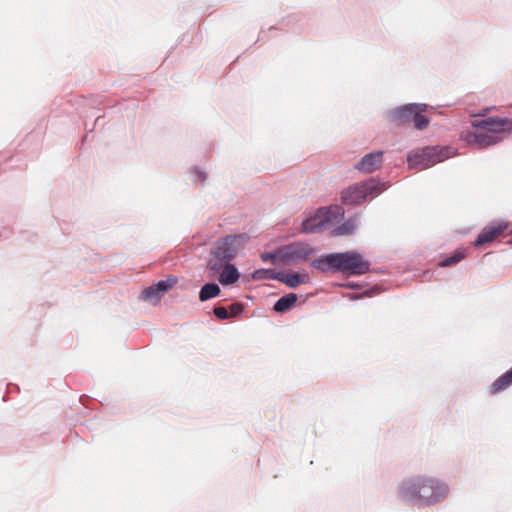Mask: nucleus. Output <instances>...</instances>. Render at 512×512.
I'll list each match as a JSON object with an SVG mask.
<instances>
[{"mask_svg": "<svg viewBox=\"0 0 512 512\" xmlns=\"http://www.w3.org/2000/svg\"><path fill=\"white\" fill-rule=\"evenodd\" d=\"M449 487L444 482L430 477H412L399 486V497L419 506H430L442 501L448 494Z\"/></svg>", "mask_w": 512, "mask_h": 512, "instance_id": "1", "label": "nucleus"}, {"mask_svg": "<svg viewBox=\"0 0 512 512\" xmlns=\"http://www.w3.org/2000/svg\"><path fill=\"white\" fill-rule=\"evenodd\" d=\"M471 125L478 131L462 132V139L469 145L477 148H486L495 145L503 139L505 133H512V119L488 117L482 120H473Z\"/></svg>", "mask_w": 512, "mask_h": 512, "instance_id": "2", "label": "nucleus"}, {"mask_svg": "<svg viewBox=\"0 0 512 512\" xmlns=\"http://www.w3.org/2000/svg\"><path fill=\"white\" fill-rule=\"evenodd\" d=\"M311 266L322 272L333 269L353 275H363L370 269V263L356 251L332 253L313 260Z\"/></svg>", "mask_w": 512, "mask_h": 512, "instance_id": "3", "label": "nucleus"}, {"mask_svg": "<svg viewBox=\"0 0 512 512\" xmlns=\"http://www.w3.org/2000/svg\"><path fill=\"white\" fill-rule=\"evenodd\" d=\"M450 157L448 147H425L409 153L407 157L410 168L426 169Z\"/></svg>", "mask_w": 512, "mask_h": 512, "instance_id": "4", "label": "nucleus"}, {"mask_svg": "<svg viewBox=\"0 0 512 512\" xmlns=\"http://www.w3.org/2000/svg\"><path fill=\"white\" fill-rule=\"evenodd\" d=\"M426 109V104H409L393 111L391 120L396 125L413 124L416 129L423 130L430 122L429 119L422 114Z\"/></svg>", "mask_w": 512, "mask_h": 512, "instance_id": "5", "label": "nucleus"}, {"mask_svg": "<svg viewBox=\"0 0 512 512\" xmlns=\"http://www.w3.org/2000/svg\"><path fill=\"white\" fill-rule=\"evenodd\" d=\"M384 185L374 179L357 183L348 187L342 193L345 204L354 205L363 202L368 196H375L384 190Z\"/></svg>", "mask_w": 512, "mask_h": 512, "instance_id": "6", "label": "nucleus"}, {"mask_svg": "<svg viewBox=\"0 0 512 512\" xmlns=\"http://www.w3.org/2000/svg\"><path fill=\"white\" fill-rule=\"evenodd\" d=\"M244 241L243 235H228L214 243L211 255L220 260L230 261L238 254Z\"/></svg>", "mask_w": 512, "mask_h": 512, "instance_id": "7", "label": "nucleus"}, {"mask_svg": "<svg viewBox=\"0 0 512 512\" xmlns=\"http://www.w3.org/2000/svg\"><path fill=\"white\" fill-rule=\"evenodd\" d=\"M314 254V249L307 243L294 242L279 248L280 262L296 264L306 261Z\"/></svg>", "mask_w": 512, "mask_h": 512, "instance_id": "8", "label": "nucleus"}, {"mask_svg": "<svg viewBox=\"0 0 512 512\" xmlns=\"http://www.w3.org/2000/svg\"><path fill=\"white\" fill-rule=\"evenodd\" d=\"M508 228V223L505 221L492 222L485 226L479 233L477 239L473 242V246L480 247L484 244L494 241Z\"/></svg>", "mask_w": 512, "mask_h": 512, "instance_id": "9", "label": "nucleus"}, {"mask_svg": "<svg viewBox=\"0 0 512 512\" xmlns=\"http://www.w3.org/2000/svg\"><path fill=\"white\" fill-rule=\"evenodd\" d=\"M331 210H319L318 214L310 219H306L302 223V231L306 233H314L322 231L326 223L331 220L330 214Z\"/></svg>", "mask_w": 512, "mask_h": 512, "instance_id": "10", "label": "nucleus"}, {"mask_svg": "<svg viewBox=\"0 0 512 512\" xmlns=\"http://www.w3.org/2000/svg\"><path fill=\"white\" fill-rule=\"evenodd\" d=\"M271 273L273 279L278 280L290 288H296L301 284L308 283L309 275L307 273H276L275 271H265Z\"/></svg>", "mask_w": 512, "mask_h": 512, "instance_id": "11", "label": "nucleus"}, {"mask_svg": "<svg viewBox=\"0 0 512 512\" xmlns=\"http://www.w3.org/2000/svg\"><path fill=\"white\" fill-rule=\"evenodd\" d=\"M382 152H372L365 155L360 162L355 165V168L359 171L371 173L377 170L382 164Z\"/></svg>", "mask_w": 512, "mask_h": 512, "instance_id": "12", "label": "nucleus"}, {"mask_svg": "<svg viewBox=\"0 0 512 512\" xmlns=\"http://www.w3.org/2000/svg\"><path fill=\"white\" fill-rule=\"evenodd\" d=\"M239 277L240 273L237 268L230 263H225L219 273L218 280L222 285H231L237 282Z\"/></svg>", "mask_w": 512, "mask_h": 512, "instance_id": "13", "label": "nucleus"}, {"mask_svg": "<svg viewBox=\"0 0 512 512\" xmlns=\"http://www.w3.org/2000/svg\"><path fill=\"white\" fill-rule=\"evenodd\" d=\"M512 385V368L497 378L490 386V394L495 395Z\"/></svg>", "mask_w": 512, "mask_h": 512, "instance_id": "14", "label": "nucleus"}, {"mask_svg": "<svg viewBox=\"0 0 512 512\" xmlns=\"http://www.w3.org/2000/svg\"><path fill=\"white\" fill-rule=\"evenodd\" d=\"M296 301H297L296 294H293V293L287 294V295L281 297L280 299H278V301L274 305V310L276 312H280V313L286 312L294 306Z\"/></svg>", "mask_w": 512, "mask_h": 512, "instance_id": "15", "label": "nucleus"}, {"mask_svg": "<svg viewBox=\"0 0 512 512\" xmlns=\"http://www.w3.org/2000/svg\"><path fill=\"white\" fill-rule=\"evenodd\" d=\"M220 291L219 286L215 283L205 284L199 292V299L202 302L207 301L211 298L217 297L220 294Z\"/></svg>", "mask_w": 512, "mask_h": 512, "instance_id": "16", "label": "nucleus"}, {"mask_svg": "<svg viewBox=\"0 0 512 512\" xmlns=\"http://www.w3.org/2000/svg\"><path fill=\"white\" fill-rule=\"evenodd\" d=\"M355 229H356L355 220L349 219L342 225L335 228L333 231V235H335V236L349 235V234L353 233Z\"/></svg>", "mask_w": 512, "mask_h": 512, "instance_id": "17", "label": "nucleus"}, {"mask_svg": "<svg viewBox=\"0 0 512 512\" xmlns=\"http://www.w3.org/2000/svg\"><path fill=\"white\" fill-rule=\"evenodd\" d=\"M466 256L465 254V251L464 250H456L451 256L445 258L444 260H442L439 265L441 267H448V266H452V265H455L457 264L459 261H461L462 259H464Z\"/></svg>", "mask_w": 512, "mask_h": 512, "instance_id": "18", "label": "nucleus"}, {"mask_svg": "<svg viewBox=\"0 0 512 512\" xmlns=\"http://www.w3.org/2000/svg\"><path fill=\"white\" fill-rule=\"evenodd\" d=\"M225 263H228V261L220 260L212 256L207 264L210 277L213 278L217 273H220Z\"/></svg>", "mask_w": 512, "mask_h": 512, "instance_id": "19", "label": "nucleus"}, {"mask_svg": "<svg viewBox=\"0 0 512 512\" xmlns=\"http://www.w3.org/2000/svg\"><path fill=\"white\" fill-rule=\"evenodd\" d=\"M176 282V278H168L167 280H161L153 285L157 288V291H159L160 296H162L166 291L171 289L176 284Z\"/></svg>", "mask_w": 512, "mask_h": 512, "instance_id": "20", "label": "nucleus"}, {"mask_svg": "<svg viewBox=\"0 0 512 512\" xmlns=\"http://www.w3.org/2000/svg\"><path fill=\"white\" fill-rule=\"evenodd\" d=\"M142 297L146 301L150 302H157L161 296L159 294V291H157V288L154 287V285L149 286L142 292Z\"/></svg>", "mask_w": 512, "mask_h": 512, "instance_id": "21", "label": "nucleus"}, {"mask_svg": "<svg viewBox=\"0 0 512 512\" xmlns=\"http://www.w3.org/2000/svg\"><path fill=\"white\" fill-rule=\"evenodd\" d=\"M261 259L263 261H271L275 263L276 261L280 262V255H279V249H277L275 252H266L261 254Z\"/></svg>", "mask_w": 512, "mask_h": 512, "instance_id": "22", "label": "nucleus"}, {"mask_svg": "<svg viewBox=\"0 0 512 512\" xmlns=\"http://www.w3.org/2000/svg\"><path fill=\"white\" fill-rule=\"evenodd\" d=\"M213 312L218 319L224 320L229 318L228 309L223 306L215 307Z\"/></svg>", "mask_w": 512, "mask_h": 512, "instance_id": "23", "label": "nucleus"}, {"mask_svg": "<svg viewBox=\"0 0 512 512\" xmlns=\"http://www.w3.org/2000/svg\"><path fill=\"white\" fill-rule=\"evenodd\" d=\"M243 311V305L240 303H234L229 306V317H235Z\"/></svg>", "mask_w": 512, "mask_h": 512, "instance_id": "24", "label": "nucleus"}, {"mask_svg": "<svg viewBox=\"0 0 512 512\" xmlns=\"http://www.w3.org/2000/svg\"><path fill=\"white\" fill-rule=\"evenodd\" d=\"M265 271H272L271 269H261V270H257L255 271L254 273V278L256 279H262V278H267V279H273V277H271V273H266Z\"/></svg>", "mask_w": 512, "mask_h": 512, "instance_id": "25", "label": "nucleus"}, {"mask_svg": "<svg viewBox=\"0 0 512 512\" xmlns=\"http://www.w3.org/2000/svg\"><path fill=\"white\" fill-rule=\"evenodd\" d=\"M197 174H198V178L201 180V181H204L205 180V175L201 172H198L197 171Z\"/></svg>", "mask_w": 512, "mask_h": 512, "instance_id": "26", "label": "nucleus"}, {"mask_svg": "<svg viewBox=\"0 0 512 512\" xmlns=\"http://www.w3.org/2000/svg\"><path fill=\"white\" fill-rule=\"evenodd\" d=\"M510 245H512V239L508 242Z\"/></svg>", "mask_w": 512, "mask_h": 512, "instance_id": "27", "label": "nucleus"}]
</instances>
